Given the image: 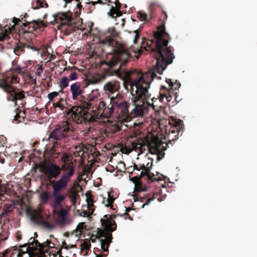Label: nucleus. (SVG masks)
Masks as SVG:
<instances>
[{"instance_id":"nucleus-1","label":"nucleus","mask_w":257,"mask_h":257,"mask_svg":"<svg viewBox=\"0 0 257 257\" xmlns=\"http://www.w3.org/2000/svg\"><path fill=\"white\" fill-rule=\"evenodd\" d=\"M147 44L146 50L150 51L156 60V65L145 73L137 70L127 72L129 75L136 74L139 77L130 81V91L132 95L131 102L125 101L119 94L114 97V114L127 121L134 117L142 116L150 106L157 113H159L161 110V106L156 103L158 100L161 101V90L158 98L152 99V104L148 101L151 95L148 91L151 82L154 79L161 78L157 75L161 74V25L158 26L157 31H153V36Z\"/></svg>"},{"instance_id":"nucleus-2","label":"nucleus","mask_w":257,"mask_h":257,"mask_svg":"<svg viewBox=\"0 0 257 257\" xmlns=\"http://www.w3.org/2000/svg\"><path fill=\"white\" fill-rule=\"evenodd\" d=\"M88 101H81V103L72 106L67 112L68 120L62 122L49 134L48 141L51 150L55 151V148L61 145L62 141L65 142L74 130L73 122L77 124H90L95 121L93 113L89 108Z\"/></svg>"},{"instance_id":"nucleus-3","label":"nucleus","mask_w":257,"mask_h":257,"mask_svg":"<svg viewBox=\"0 0 257 257\" xmlns=\"http://www.w3.org/2000/svg\"><path fill=\"white\" fill-rule=\"evenodd\" d=\"M151 132L144 138L136 139L131 143L132 150L144 153L148 148L152 154L157 155L161 160V119H153L151 124Z\"/></svg>"},{"instance_id":"nucleus-4","label":"nucleus","mask_w":257,"mask_h":257,"mask_svg":"<svg viewBox=\"0 0 257 257\" xmlns=\"http://www.w3.org/2000/svg\"><path fill=\"white\" fill-rule=\"evenodd\" d=\"M167 107L162 106V159L164 158V151L169 147V144L173 146L178 139L180 132L184 129L183 121L169 116L166 113Z\"/></svg>"},{"instance_id":"nucleus-5","label":"nucleus","mask_w":257,"mask_h":257,"mask_svg":"<svg viewBox=\"0 0 257 257\" xmlns=\"http://www.w3.org/2000/svg\"><path fill=\"white\" fill-rule=\"evenodd\" d=\"M101 43L111 47L114 53L109 61H104L102 62L101 65L105 64L109 68H112L120 62L119 68L116 70L119 72L120 67L125 65L127 63L128 60L132 57L131 50L125 45L115 41L110 36L106 37L101 40Z\"/></svg>"},{"instance_id":"nucleus-6","label":"nucleus","mask_w":257,"mask_h":257,"mask_svg":"<svg viewBox=\"0 0 257 257\" xmlns=\"http://www.w3.org/2000/svg\"><path fill=\"white\" fill-rule=\"evenodd\" d=\"M113 96H108L98 100L94 101L93 99L90 98L88 102L95 119L100 118H109L114 114Z\"/></svg>"},{"instance_id":"nucleus-7","label":"nucleus","mask_w":257,"mask_h":257,"mask_svg":"<svg viewBox=\"0 0 257 257\" xmlns=\"http://www.w3.org/2000/svg\"><path fill=\"white\" fill-rule=\"evenodd\" d=\"M114 215H105L101 218L100 221L103 229H100L97 231V238L104 237L100 239L101 247L102 251H108V247L112 241V236L111 232L116 230V224L113 220Z\"/></svg>"},{"instance_id":"nucleus-8","label":"nucleus","mask_w":257,"mask_h":257,"mask_svg":"<svg viewBox=\"0 0 257 257\" xmlns=\"http://www.w3.org/2000/svg\"><path fill=\"white\" fill-rule=\"evenodd\" d=\"M19 79L11 73L4 74L0 78V88L7 93L9 101L16 102L17 100H21L25 97L22 92L12 86L14 83L18 82Z\"/></svg>"},{"instance_id":"nucleus-9","label":"nucleus","mask_w":257,"mask_h":257,"mask_svg":"<svg viewBox=\"0 0 257 257\" xmlns=\"http://www.w3.org/2000/svg\"><path fill=\"white\" fill-rule=\"evenodd\" d=\"M14 25L11 28L8 27L7 28V26L3 28L0 29V41H4L5 40H8L10 38L9 35L10 34L11 31L13 29H15L16 27L18 28L19 26L24 27L28 26V29L24 30V34H29V33H32V32L37 29H39L42 27H45L43 21L42 20L37 21H26L25 20V22L22 23L19 19L14 18L13 21Z\"/></svg>"},{"instance_id":"nucleus-10","label":"nucleus","mask_w":257,"mask_h":257,"mask_svg":"<svg viewBox=\"0 0 257 257\" xmlns=\"http://www.w3.org/2000/svg\"><path fill=\"white\" fill-rule=\"evenodd\" d=\"M171 40L170 35L166 31L165 22L162 20V75L168 65L173 63L175 56L168 43Z\"/></svg>"},{"instance_id":"nucleus-11","label":"nucleus","mask_w":257,"mask_h":257,"mask_svg":"<svg viewBox=\"0 0 257 257\" xmlns=\"http://www.w3.org/2000/svg\"><path fill=\"white\" fill-rule=\"evenodd\" d=\"M54 21L58 24L57 28L65 36L78 29L77 23L73 21L71 17L65 13H59L54 15Z\"/></svg>"},{"instance_id":"nucleus-12","label":"nucleus","mask_w":257,"mask_h":257,"mask_svg":"<svg viewBox=\"0 0 257 257\" xmlns=\"http://www.w3.org/2000/svg\"><path fill=\"white\" fill-rule=\"evenodd\" d=\"M62 168L65 173L60 179L56 181L53 180L50 181V185L53 189L52 192H61V191L65 189L68 186L71 178L74 174V169L73 167H71L70 165H64Z\"/></svg>"},{"instance_id":"nucleus-13","label":"nucleus","mask_w":257,"mask_h":257,"mask_svg":"<svg viewBox=\"0 0 257 257\" xmlns=\"http://www.w3.org/2000/svg\"><path fill=\"white\" fill-rule=\"evenodd\" d=\"M40 169L50 182L52 181V179H56L59 177L61 170H63L62 166L60 167L55 163L45 161L40 164Z\"/></svg>"},{"instance_id":"nucleus-14","label":"nucleus","mask_w":257,"mask_h":257,"mask_svg":"<svg viewBox=\"0 0 257 257\" xmlns=\"http://www.w3.org/2000/svg\"><path fill=\"white\" fill-rule=\"evenodd\" d=\"M30 240H32V241L27 243V244L28 246H31L30 252L38 250L40 253H44L46 252L48 249L53 247L54 245L49 239H47L43 243H40L38 240L33 239V237H31Z\"/></svg>"},{"instance_id":"nucleus-15","label":"nucleus","mask_w":257,"mask_h":257,"mask_svg":"<svg viewBox=\"0 0 257 257\" xmlns=\"http://www.w3.org/2000/svg\"><path fill=\"white\" fill-rule=\"evenodd\" d=\"M70 91L72 94L73 100H79L80 103H81V101H88L83 96L84 90L80 82H76L72 84L70 86Z\"/></svg>"},{"instance_id":"nucleus-16","label":"nucleus","mask_w":257,"mask_h":257,"mask_svg":"<svg viewBox=\"0 0 257 257\" xmlns=\"http://www.w3.org/2000/svg\"><path fill=\"white\" fill-rule=\"evenodd\" d=\"M20 247H25L26 250L18 249L17 246H13L12 248H9V249L11 250L9 253L10 257H22L23 254L30 252L31 246H28L27 243L20 245Z\"/></svg>"},{"instance_id":"nucleus-17","label":"nucleus","mask_w":257,"mask_h":257,"mask_svg":"<svg viewBox=\"0 0 257 257\" xmlns=\"http://www.w3.org/2000/svg\"><path fill=\"white\" fill-rule=\"evenodd\" d=\"M52 196L53 206L55 207H62V203L66 199L67 194L61 192H52Z\"/></svg>"},{"instance_id":"nucleus-18","label":"nucleus","mask_w":257,"mask_h":257,"mask_svg":"<svg viewBox=\"0 0 257 257\" xmlns=\"http://www.w3.org/2000/svg\"><path fill=\"white\" fill-rule=\"evenodd\" d=\"M120 88L119 82L113 80L106 83L104 86V89L107 93L113 94L119 91Z\"/></svg>"},{"instance_id":"nucleus-19","label":"nucleus","mask_w":257,"mask_h":257,"mask_svg":"<svg viewBox=\"0 0 257 257\" xmlns=\"http://www.w3.org/2000/svg\"><path fill=\"white\" fill-rule=\"evenodd\" d=\"M27 48L37 51L38 49L34 46L32 45L31 42L29 41L27 43L20 42L14 49V52L16 55L19 56L22 53H24L25 48Z\"/></svg>"},{"instance_id":"nucleus-20","label":"nucleus","mask_w":257,"mask_h":257,"mask_svg":"<svg viewBox=\"0 0 257 257\" xmlns=\"http://www.w3.org/2000/svg\"><path fill=\"white\" fill-rule=\"evenodd\" d=\"M14 209V205L11 203H6L5 204L4 208H3L2 213H0V219L1 221H2V219H4V220H9L10 214L12 213Z\"/></svg>"},{"instance_id":"nucleus-21","label":"nucleus","mask_w":257,"mask_h":257,"mask_svg":"<svg viewBox=\"0 0 257 257\" xmlns=\"http://www.w3.org/2000/svg\"><path fill=\"white\" fill-rule=\"evenodd\" d=\"M114 3L115 5V7L112 6L108 13L109 15L113 18L121 16L122 15V12L120 11L121 5L119 1L114 0Z\"/></svg>"},{"instance_id":"nucleus-22","label":"nucleus","mask_w":257,"mask_h":257,"mask_svg":"<svg viewBox=\"0 0 257 257\" xmlns=\"http://www.w3.org/2000/svg\"><path fill=\"white\" fill-rule=\"evenodd\" d=\"M66 193L67 194L68 197L71 202L72 205L73 206H75L77 197L79 196L78 192L76 190L74 187H72L69 189Z\"/></svg>"},{"instance_id":"nucleus-23","label":"nucleus","mask_w":257,"mask_h":257,"mask_svg":"<svg viewBox=\"0 0 257 257\" xmlns=\"http://www.w3.org/2000/svg\"><path fill=\"white\" fill-rule=\"evenodd\" d=\"M107 198L106 200L104 199L103 202L105 204V206L106 207L110 206V208L112 209H113V203L114 201L115 198H114L113 196L110 193H107Z\"/></svg>"},{"instance_id":"nucleus-24","label":"nucleus","mask_w":257,"mask_h":257,"mask_svg":"<svg viewBox=\"0 0 257 257\" xmlns=\"http://www.w3.org/2000/svg\"><path fill=\"white\" fill-rule=\"evenodd\" d=\"M159 172L158 171H156V174H155L154 172L151 173L150 172L149 175V180H151L152 182L160 181L161 177L159 176Z\"/></svg>"},{"instance_id":"nucleus-25","label":"nucleus","mask_w":257,"mask_h":257,"mask_svg":"<svg viewBox=\"0 0 257 257\" xmlns=\"http://www.w3.org/2000/svg\"><path fill=\"white\" fill-rule=\"evenodd\" d=\"M69 85V79L66 77H63L59 82V86L61 88V91L62 90Z\"/></svg>"},{"instance_id":"nucleus-26","label":"nucleus","mask_w":257,"mask_h":257,"mask_svg":"<svg viewBox=\"0 0 257 257\" xmlns=\"http://www.w3.org/2000/svg\"><path fill=\"white\" fill-rule=\"evenodd\" d=\"M166 82L169 84V86L170 88L175 89H178L181 86V84L180 82H178L177 81L175 83H174L172 80L170 79H166Z\"/></svg>"},{"instance_id":"nucleus-27","label":"nucleus","mask_w":257,"mask_h":257,"mask_svg":"<svg viewBox=\"0 0 257 257\" xmlns=\"http://www.w3.org/2000/svg\"><path fill=\"white\" fill-rule=\"evenodd\" d=\"M40 198L42 202L46 203L49 199V193L46 191H43L40 195Z\"/></svg>"},{"instance_id":"nucleus-28","label":"nucleus","mask_w":257,"mask_h":257,"mask_svg":"<svg viewBox=\"0 0 257 257\" xmlns=\"http://www.w3.org/2000/svg\"><path fill=\"white\" fill-rule=\"evenodd\" d=\"M155 198H157V200L159 202H161V195L159 193H154L152 197H150L148 199L147 202L142 205V207L144 208L145 205H148L152 201L154 200Z\"/></svg>"},{"instance_id":"nucleus-29","label":"nucleus","mask_w":257,"mask_h":257,"mask_svg":"<svg viewBox=\"0 0 257 257\" xmlns=\"http://www.w3.org/2000/svg\"><path fill=\"white\" fill-rule=\"evenodd\" d=\"M148 160L149 162L146 164V165L144 164L140 165V168L142 170H144L146 169L147 170L150 171V170L153 167V161L151 159H149Z\"/></svg>"},{"instance_id":"nucleus-30","label":"nucleus","mask_w":257,"mask_h":257,"mask_svg":"<svg viewBox=\"0 0 257 257\" xmlns=\"http://www.w3.org/2000/svg\"><path fill=\"white\" fill-rule=\"evenodd\" d=\"M64 102V100L62 98H60L59 100L57 102L53 103V107L54 108L59 107L61 110H63L65 108L63 103Z\"/></svg>"},{"instance_id":"nucleus-31","label":"nucleus","mask_w":257,"mask_h":257,"mask_svg":"<svg viewBox=\"0 0 257 257\" xmlns=\"http://www.w3.org/2000/svg\"><path fill=\"white\" fill-rule=\"evenodd\" d=\"M68 155L66 154H64L62 157V161L63 162V164L61 166H63L64 165H70L71 167H73L74 169V166L73 165V163L72 162H68Z\"/></svg>"},{"instance_id":"nucleus-32","label":"nucleus","mask_w":257,"mask_h":257,"mask_svg":"<svg viewBox=\"0 0 257 257\" xmlns=\"http://www.w3.org/2000/svg\"><path fill=\"white\" fill-rule=\"evenodd\" d=\"M137 17L141 21H148V17L147 14L139 11L137 12Z\"/></svg>"},{"instance_id":"nucleus-33","label":"nucleus","mask_w":257,"mask_h":257,"mask_svg":"<svg viewBox=\"0 0 257 257\" xmlns=\"http://www.w3.org/2000/svg\"><path fill=\"white\" fill-rule=\"evenodd\" d=\"M44 2V0H36V1L34 2L33 3L34 9H38L40 8H43Z\"/></svg>"},{"instance_id":"nucleus-34","label":"nucleus","mask_w":257,"mask_h":257,"mask_svg":"<svg viewBox=\"0 0 257 257\" xmlns=\"http://www.w3.org/2000/svg\"><path fill=\"white\" fill-rule=\"evenodd\" d=\"M135 189L136 192H140L146 191V188L143 186L141 181L135 185Z\"/></svg>"},{"instance_id":"nucleus-35","label":"nucleus","mask_w":257,"mask_h":257,"mask_svg":"<svg viewBox=\"0 0 257 257\" xmlns=\"http://www.w3.org/2000/svg\"><path fill=\"white\" fill-rule=\"evenodd\" d=\"M81 246L82 247V249L86 250H88L91 247L90 241L84 239L83 243L81 244Z\"/></svg>"},{"instance_id":"nucleus-36","label":"nucleus","mask_w":257,"mask_h":257,"mask_svg":"<svg viewBox=\"0 0 257 257\" xmlns=\"http://www.w3.org/2000/svg\"><path fill=\"white\" fill-rule=\"evenodd\" d=\"M58 95H59V93L56 91H54V92L49 93L48 95V98L49 99V101L48 102V103L52 101L53 100L54 98L55 97H57Z\"/></svg>"},{"instance_id":"nucleus-37","label":"nucleus","mask_w":257,"mask_h":257,"mask_svg":"<svg viewBox=\"0 0 257 257\" xmlns=\"http://www.w3.org/2000/svg\"><path fill=\"white\" fill-rule=\"evenodd\" d=\"M86 196L87 197L86 200L87 204L90 203H94L93 195L92 194H91L90 193L87 192L86 193Z\"/></svg>"},{"instance_id":"nucleus-38","label":"nucleus","mask_w":257,"mask_h":257,"mask_svg":"<svg viewBox=\"0 0 257 257\" xmlns=\"http://www.w3.org/2000/svg\"><path fill=\"white\" fill-rule=\"evenodd\" d=\"M108 32L113 37H117L118 36V33L116 31L114 27L110 28L108 29Z\"/></svg>"},{"instance_id":"nucleus-39","label":"nucleus","mask_w":257,"mask_h":257,"mask_svg":"<svg viewBox=\"0 0 257 257\" xmlns=\"http://www.w3.org/2000/svg\"><path fill=\"white\" fill-rule=\"evenodd\" d=\"M58 214L59 217L64 219L67 215V212L65 209L62 208L58 211Z\"/></svg>"},{"instance_id":"nucleus-40","label":"nucleus","mask_w":257,"mask_h":257,"mask_svg":"<svg viewBox=\"0 0 257 257\" xmlns=\"http://www.w3.org/2000/svg\"><path fill=\"white\" fill-rule=\"evenodd\" d=\"M120 130V126L116 124V123L112 124L110 128V131L112 133H115V132L119 131Z\"/></svg>"},{"instance_id":"nucleus-41","label":"nucleus","mask_w":257,"mask_h":257,"mask_svg":"<svg viewBox=\"0 0 257 257\" xmlns=\"http://www.w3.org/2000/svg\"><path fill=\"white\" fill-rule=\"evenodd\" d=\"M87 209L90 212V214H92L94 210L95 206L93 203L87 204Z\"/></svg>"},{"instance_id":"nucleus-42","label":"nucleus","mask_w":257,"mask_h":257,"mask_svg":"<svg viewBox=\"0 0 257 257\" xmlns=\"http://www.w3.org/2000/svg\"><path fill=\"white\" fill-rule=\"evenodd\" d=\"M11 250L6 249L4 252H0V257H10L9 253Z\"/></svg>"},{"instance_id":"nucleus-43","label":"nucleus","mask_w":257,"mask_h":257,"mask_svg":"<svg viewBox=\"0 0 257 257\" xmlns=\"http://www.w3.org/2000/svg\"><path fill=\"white\" fill-rule=\"evenodd\" d=\"M131 180L135 184V185H136V184L141 182L140 177H139V176L133 177L131 179Z\"/></svg>"},{"instance_id":"nucleus-44","label":"nucleus","mask_w":257,"mask_h":257,"mask_svg":"<svg viewBox=\"0 0 257 257\" xmlns=\"http://www.w3.org/2000/svg\"><path fill=\"white\" fill-rule=\"evenodd\" d=\"M70 80H74L77 79V74L76 72H72L69 75Z\"/></svg>"},{"instance_id":"nucleus-45","label":"nucleus","mask_w":257,"mask_h":257,"mask_svg":"<svg viewBox=\"0 0 257 257\" xmlns=\"http://www.w3.org/2000/svg\"><path fill=\"white\" fill-rule=\"evenodd\" d=\"M150 171L147 170L146 169L143 170H142V171L141 172L140 174V178L143 177L145 176H147L149 178V175Z\"/></svg>"},{"instance_id":"nucleus-46","label":"nucleus","mask_w":257,"mask_h":257,"mask_svg":"<svg viewBox=\"0 0 257 257\" xmlns=\"http://www.w3.org/2000/svg\"><path fill=\"white\" fill-rule=\"evenodd\" d=\"M43 68L42 67V66L41 65L39 67V68L37 69L36 71V74L38 76H40L42 74V73L43 72Z\"/></svg>"},{"instance_id":"nucleus-47","label":"nucleus","mask_w":257,"mask_h":257,"mask_svg":"<svg viewBox=\"0 0 257 257\" xmlns=\"http://www.w3.org/2000/svg\"><path fill=\"white\" fill-rule=\"evenodd\" d=\"M166 98V100L167 101H170V99L171 98V96L170 95H169V96H167L166 94H163L162 93V96H161V98H162V102L163 101V99L164 98Z\"/></svg>"},{"instance_id":"nucleus-48","label":"nucleus","mask_w":257,"mask_h":257,"mask_svg":"<svg viewBox=\"0 0 257 257\" xmlns=\"http://www.w3.org/2000/svg\"><path fill=\"white\" fill-rule=\"evenodd\" d=\"M91 214H90V212L88 211V210H83L82 212V213H81L80 215L81 216H90L91 215Z\"/></svg>"},{"instance_id":"nucleus-49","label":"nucleus","mask_w":257,"mask_h":257,"mask_svg":"<svg viewBox=\"0 0 257 257\" xmlns=\"http://www.w3.org/2000/svg\"><path fill=\"white\" fill-rule=\"evenodd\" d=\"M86 4H91L92 5V6H95L96 4H103V3L102 2V1L101 0H98L97 2H89V3H85Z\"/></svg>"},{"instance_id":"nucleus-50","label":"nucleus","mask_w":257,"mask_h":257,"mask_svg":"<svg viewBox=\"0 0 257 257\" xmlns=\"http://www.w3.org/2000/svg\"><path fill=\"white\" fill-rule=\"evenodd\" d=\"M43 225L46 227L48 228H53V225L50 223L47 222V221H44L43 222Z\"/></svg>"},{"instance_id":"nucleus-51","label":"nucleus","mask_w":257,"mask_h":257,"mask_svg":"<svg viewBox=\"0 0 257 257\" xmlns=\"http://www.w3.org/2000/svg\"><path fill=\"white\" fill-rule=\"evenodd\" d=\"M135 33H136V35H135V37L134 38V42L135 43H137V42L139 39V34L138 32H137V31H135Z\"/></svg>"},{"instance_id":"nucleus-52","label":"nucleus","mask_w":257,"mask_h":257,"mask_svg":"<svg viewBox=\"0 0 257 257\" xmlns=\"http://www.w3.org/2000/svg\"><path fill=\"white\" fill-rule=\"evenodd\" d=\"M126 212L124 213V214H122V215H120L121 216H127L128 218H129L130 219H131V220H132V219L131 218V217L129 216V215L127 213V212L128 211V210H130L131 209L130 208H126Z\"/></svg>"},{"instance_id":"nucleus-53","label":"nucleus","mask_w":257,"mask_h":257,"mask_svg":"<svg viewBox=\"0 0 257 257\" xmlns=\"http://www.w3.org/2000/svg\"><path fill=\"white\" fill-rule=\"evenodd\" d=\"M6 192H3V193H1L0 192V200H4L6 199L5 194Z\"/></svg>"},{"instance_id":"nucleus-54","label":"nucleus","mask_w":257,"mask_h":257,"mask_svg":"<svg viewBox=\"0 0 257 257\" xmlns=\"http://www.w3.org/2000/svg\"><path fill=\"white\" fill-rule=\"evenodd\" d=\"M135 170H137L140 171V170H142V169H141L140 167L139 168H138V165H136V164H134L133 168V171H134Z\"/></svg>"},{"instance_id":"nucleus-55","label":"nucleus","mask_w":257,"mask_h":257,"mask_svg":"<svg viewBox=\"0 0 257 257\" xmlns=\"http://www.w3.org/2000/svg\"><path fill=\"white\" fill-rule=\"evenodd\" d=\"M77 2V8L79 9L80 10H81V9H82V6L81 4V2H80V0L78 1H76Z\"/></svg>"},{"instance_id":"nucleus-56","label":"nucleus","mask_w":257,"mask_h":257,"mask_svg":"<svg viewBox=\"0 0 257 257\" xmlns=\"http://www.w3.org/2000/svg\"><path fill=\"white\" fill-rule=\"evenodd\" d=\"M62 244L64 246V248H65L66 249H68L69 248V246L67 244L65 241L63 242Z\"/></svg>"},{"instance_id":"nucleus-57","label":"nucleus","mask_w":257,"mask_h":257,"mask_svg":"<svg viewBox=\"0 0 257 257\" xmlns=\"http://www.w3.org/2000/svg\"><path fill=\"white\" fill-rule=\"evenodd\" d=\"M41 217V215L40 214H38V215L36 216H34L32 217V219L33 220H36L38 219V218Z\"/></svg>"},{"instance_id":"nucleus-58","label":"nucleus","mask_w":257,"mask_h":257,"mask_svg":"<svg viewBox=\"0 0 257 257\" xmlns=\"http://www.w3.org/2000/svg\"><path fill=\"white\" fill-rule=\"evenodd\" d=\"M15 119L17 120H19V118L20 117V115L18 113H16V115L15 116Z\"/></svg>"},{"instance_id":"nucleus-59","label":"nucleus","mask_w":257,"mask_h":257,"mask_svg":"<svg viewBox=\"0 0 257 257\" xmlns=\"http://www.w3.org/2000/svg\"><path fill=\"white\" fill-rule=\"evenodd\" d=\"M5 162V159L0 157V163L3 164Z\"/></svg>"},{"instance_id":"nucleus-60","label":"nucleus","mask_w":257,"mask_h":257,"mask_svg":"<svg viewBox=\"0 0 257 257\" xmlns=\"http://www.w3.org/2000/svg\"><path fill=\"white\" fill-rule=\"evenodd\" d=\"M4 142L3 140H0V148L4 146Z\"/></svg>"},{"instance_id":"nucleus-61","label":"nucleus","mask_w":257,"mask_h":257,"mask_svg":"<svg viewBox=\"0 0 257 257\" xmlns=\"http://www.w3.org/2000/svg\"><path fill=\"white\" fill-rule=\"evenodd\" d=\"M127 169H128L127 172H129V173L130 172V171H131V173H132V171H133L132 167H128Z\"/></svg>"},{"instance_id":"nucleus-62","label":"nucleus","mask_w":257,"mask_h":257,"mask_svg":"<svg viewBox=\"0 0 257 257\" xmlns=\"http://www.w3.org/2000/svg\"><path fill=\"white\" fill-rule=\"evenodd\" d=\"M100 255H102V257H106L107 255V253H103L101 254Z\"/></svg>"},{"instance_id":"nucleus-63","label":"nucleus","mask_w":257,"mask_h":257,"mask_svg":"<svg viewBox=\"0 0 257 257\" xmlns=\"http://www.w3.org/2000/svg\"><path fill=\"white\" fill-rule=\"evenodd\" d=\"M121 21H122V24H121V25H122V26H124V23H125V20H124V19H121Z\"/></svg>"},{"instance_id":"nucleus-64","label":"nucleus","mask_w":257,"mask_h":257,"mask_svg":"<svg viewBox=\"0 0 257 257\" xmlns=\"http://www.w3.org/2000/svg\"><path fill=\"white\" fill-rule=\"evenodd\" d=\"M69 246V248H72L76 247V245H74V244L70 245Z\"/></svg>"}]
</instances>
